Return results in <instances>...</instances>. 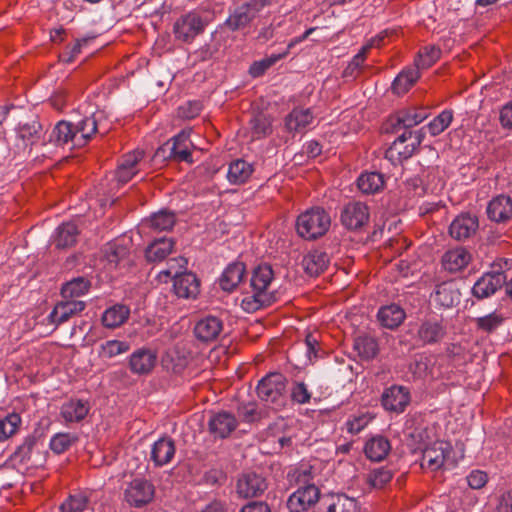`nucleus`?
I'll return each mask as SVG.
<instances>
[{
	"mask_svg": "<svg viewBox=\"0 0 512 512\" xmlns=\"http://www.w3.org/2000/svg\"><path fill=\"white\" fill-rule=\"evenodd\" d=\"M330 263V258L325 251L315 249L303 256L301 265L309 276H318L323 273Z\"/></svg>",
	"mask_w": 512,
	"mask_h": 512,
	"instance_id": "obj_25",
	"label": "nucleus"
},
{
	"mask_svg": "<svg viewBox=\"0 0 512 512\" xmlns=\"http://www.w3.org/2000/svg\"><path fill=\"white\" fill-rule=\"evenodd\" d=\"M42 449L43 444L40 443L39 438L36 435H28L17 448L14 456L23 464L37 467L45 460Z\"/></svg>",
	"mask_w": 512,
	"mask_h": 512,
	"instance_id": "obj_11",
	"label": "nucleus"
},
{
	"mask_svg": "<svg viewBox=\"0 0 512 512\" xmlns=\"http://www.w3.org/2000/svg\"><path fill=\"white\" fill-rule=\"evenodd\" d=\"M237 427L235 416L228 412H220L213 415L209 420V431L215 437L226 438Z\"/></svg>",
	"mask_w": 512,
	"mask_h": 512,
	"instance_id": "obj_26",
	"label": "nucleus"
},
{
	"mask_svg": "<svg viewBox=\"0 0 512 512\" xmlns=\"http://www.w3.org/2000/svg\"><path fill=\"white\" fill-rule=\"evenodd\" d=\"M451 453L452 447L449 443L436 441L423 451L421 466L431 471L449 469L455 465Z\"/></svg>",
	"mask_w": 512,
	"mask_h": 512,
	"instance_id": "obj_5",
	"label": "nucleus"
},
{
	"mask_svg": "<svg viewBox=\"0 0 512 512\" xmlns=\"http://www.w3.org/2000/svg\"><path fill=\"white\" fill-rule=\"evenodd\" d=\"M22 419L17 413H10L0 419V442L12 437L19 430Z\"/></svg>",
	"mask_w": 512,
	"mask_h": 512,
	"instance_id": "obj_50",
	"label": "nucleus"
},
{
	"mask_svg": "<svg viewBox=\"0 0 512 512\" xmlns=\"http://www.w3.org/2000/svg\"><path fill=\"white\" fill-rule=\"evenodd\" d=\"M274 281V271L269 264L258 265L252 273L251 292L247 293L242 301L241 307L248 313L272 304L276 297L275 292L271 289Z\"/></svg>",
	"mask_w": 512,
	"mask_h": 512,
	"instance_id": "obj_1",
	"label": "nucleus"
},
{
	"mask_svg": "<svg viewBox=\"0 0 512 512\" xmlns=\"http://www.w3.org/2000/svg\"><path fill=\"white\" fill-rule=\"evenodd\" d=\"M245 265L242 262H235L226 267L223 271L219 284L225 291L234 290L243 280Z\"/></svg>",
	"mask_w": 512,
	"mask_h": 512,
	"instance_id": "obj_34",
	"label": "nucleus"
},
{
	"mask_svg": "<svg viewBox=\"0 0 512 512\" xmlns=\"http://www.w3.org/2000/svg\"><path fill=\"white\" fill-rule=\"evenodd\" d=\"M77 436L72 433H57L50 440V448L57 454L67 451L76 441Z\"/></svg>",
	"mask_w": 512,
	"mask_h": 512,
	"instance_id": "obj_54",
	"label": "nucleus"
},
{
	"mask_svg": "<svg viewBox=\"0 0 512 512\" xmlns=\"http://www.w3.org/2000/svg\"><path fill=\"white\" fill-rule=\"evenodd\" d=\"M471 261V254L462 247L447 251L442 257L443 268L455 273L464 269Z\"/></svg>",
	"mask_w": 512,
	"mask_h": 512,
	"instance_id": "obj_29",
	"label": "nucleus"
},
{
	"mask_svg": "<svg viewBox=\"0 0 512 512\" xmlns=\"http://www.w3.org/2000/svg\"><path fill=\"white\" fill-rule=\"evenodd\" d=\"M381 402L386 410L401 413L410 402V393L403 386H392L384 391Z\"/></svg>",
	"mask_w": 512,
	"mask_h": 512,
	"instance_id": "obj_16",
	"label": "nucleus"
},
{
	"mask_svg": "<svg viewBox=\"0 0 512 512\" xmlns=\"http://www.w3.org/2000/svg\"><path fill=\"white\" fill-rule=\"evenodd\" d=\"M187 260L186 258L179 256L175 258L169 259L167 262V268L162 270L159 273V276L165 275L166 277H173V280L175 277L180 276L183 272L182 270H185L187 267Z\"/></svg>",
	"mask_w": 512,
	"mask_h": 512,
	"instance_id": "obj_61",
	"label": "nucleus"
},
{
	"mask_svg": "<svg viewBox=\"0 0 512 512\" xmlns=\"http://www.w3.org/2000/svg\"><path fill=\"white\" fill-rule=\"evenodd\" d=\"M174 242L170 238H160L151 243L146 249V259L149 262L164 260L171 252Z\"/></svg>",
	"mask_w": 512,
	"mask_h": 512,
	"instance_id": "obj_39",
	"label": "nucleus"
},
{
	"mask_svg": "<svg viewBox=\"0 0 512 512\" xmlns=\"http://www.w3.org/2000/svg\"><path fill=\"white\" fill-rule=\"evenodd\" d=\"M504 316L497 312H492L476 319V326L479 330L487 333L495 331L504 322Z\"/></svg>",
	"mask_w": 512,
	"mask_h": 512,
	"instance_id": "obj_55",
	"label": "nucleus"
},
{
	"mask_svg": "<svg viewBox=\"0 0 512 512\" xmlns=\"http://www.w3.org/2000/svg\"><path fill=\"white\" fill-rule=\"evenodd\" d=\"M359 190L364 194L379 192L384 186V176L378 172L362 173L357 180Z\"/></svg>",
	"mask_w": 512,
	"mask_h": 512,
	"instance_id": "obj_44",
	"label": "nucleus"
},
{
	"mask_svg": "<svg viewBox=\"0 0 512 512\" xmlns=\"http://www.w3.org/2000/svg\"><path fill=\"white\" fill-rule=\"evenodd\" d=\"M319 496L320 491L313 484L300 487L289 497L287 507L290 512L305 511L318 502Z\"/></svg>",
	"mask_w": 512,
	"mask_h": 512,
	"instance_id": "obj_13",
	"label": "nucleus"
},
{
	"mask_svg": "<svg viewBox=\"0 0 512 512\" xmlns=\"http://www.w3.org/2000/svg\"><path fill=\"white\" fill-rule=\"evenodd\" d=\"M446 335V326L441 319L431 317L420 322L416 341L422 345L435 344L440 342Z\"/></svg>",
	"mask_w": 512,
	"mask_h": 512,
	"instance_id": "obj_12",
	"label": "nucleus"
},
{
	"mask_svg": "<svg viewBox=\"0 0 512 512\" xmlns=\"http://www.w3.org/2000/svg\"><path fill=\"white\" fill-rule=\"evenodd\" d=\"M487 215L494 222H507L512 218V198L508 195H498L488 204Z\"/></svg>",
	"mask_w": 512,
	"mask_h": 512,
	"instance_id": "obj_24",
	"label": "nucleus"
},
{
	"mask_svg": "<svg viewBox=\"0 0 512 512\" xmlns=\"http://www.w3.org/2000/svg\"><path fill=\"white\" fill-rule=\"evenodd\" d=\"M249 123L253 140L265 138L272 132V119L263 112L254 114Z\"/></svg>",
	"mask_w": 512,
	"mask_h": 512,
	"instance_id": "obj_43",
	"label": "nucleus"
},
{
	"mask_svg": "<svg viewBox=\"0 0 512 512\" xmlns=\"http://www.w3.org/2000/svg\"><path fill=\"white\" fill-rule=\"evenodd\" d=\"M157 355L150 349L141 348L129 357V368L133 374L146 375L155 367Z\"/></svg>",
	"mask_w": 512,
	"mask_h": 512,
	"instance_id": "obj_21",
	"label": "nucleus"
},
{
	"mask_svg": "<svg viewBox=\"0 0 512 512\" xmlns=\"http://www.w3.org/2000/svg\"><path fill=\"white\" fill-rule=\"evenodd\" d=\"M173 289L179 298L195 299L200 292V283L195 274L183 272L175 277Z\"/></svg>",
	"mask_w": 512,
	"mask_h": 512,
	"instance_id": "obj_22",
	"label": "nucleus"
},
{
	"mask_svg": "<svg viewBox=\"0 0 512 512\" xmlns=\"http://www.w3.org/2000/svg\"><path fill=\"white\" fill-rule=\"evenodd\" d=\"M88 504V497L84 492L70 495L69 498L61 504L62 512H82Z\"/></svg>",
	"mask_w": 512,
	"mask_h": 512,
	"instance_id": "obj_56",
	"label": "nucleus"
},
{
	"mask_svg": "<svg viewBox=\"0 0 512 512\" xmlns=\"http://www.w3.org/2000/svg\"><path fill=\"white\" fill-rule=\"evenodd\" d=\"M144 159V151L134 150L125 154L116 171V178L120 183H127L139 171Z\"/></svg>",
	"mask_w": 512,
	"mask_h": 512,
	"instance_id": "obj_20",
	"label": "nucleus"
},
{
	"mask_svg": "<svg viewBox=\"0 0 512 512\" xmlns=\"http://www.w3.org/2000/svg\"><path fill=\"white\" fill-rule=\"evenodd\" d=\"M108 262L117 267L125 260L128 249L117 242L109 243L105 250Z\"/></svg>",
	"mask_w": 512,
	"mask_h": 512,
	"instance_id": "obj_59",
	"label": "nucleus"
},
{
	"mask_svg": "<svg viewBox=\"0 0 512 512\" xmlns=\"http://www.w3.org/2000/svg\"><path fill=\"white\" fill-rule=\"evenodd\" d=\"M479 228V221L476 215L462 213L450 224L449 233L452 238L462 241L474 236Z\"/></svg>",
	"mask_w": 512,
	"mask_h": 512,
	"instance_id": "obj_15",
	"label": "nucleus"
},
{
	"mask_svg": "<svg viewBox=\"0 0 512 512\" xmlns=\"http://www.w3.org/2000/svg\"><path fill=\"white\" fill-rule=\"evenodd\" d=\"M427 118V112L423 108H407L397 112L395 116L396 123L393 124L394 128H404L408 130L414 127Z\"/></svg>",
	"mask_w": 512,
	"mask_h": 512,
	"instance_id": "obj_31",
	"label": "nucleus"
},
{
	"mask_svg": "<svg viewBox=\"0 0 512 512\" xmlns=\"http://www.w3.org/2000/svg\"><path fill=\"white\" fill-rule=\"evenodd\" d=\"M238 415L244 422H254L260 419L261 413L258 411L255 403H246L238 407Z\"/></svg>",
	"mask_w": 512,
	"mask_h": 512,
	"instance_id": "obj_62",
	"label": "nucleus"
},
{
	"mask_svg": "<svg viewBox=\"0 0 512 512\" xmlns=\"http://www.w3.org/2000/svg\"><path fill=\"white\" fill-rule=\"evenodd\" d=\"M267 488L265 479L254 473L249 472L243 474L237 482V493L242 498L257 497Z\"/></svg>",
	"mask_w": 512,
	"mask_h": 512,
	"instance_id": "obj_17",
	"label": "nucleus"
},
{
	"mask_svg": "<svg viewBox=\"0 0 512 512\" xmlns=\"http://www.w3.org/2000/svg\"><path fill=\"white\" fill-rule=\"evenodd\" d=\"M99 132L96 114L85 117L74 124V146H85L91 138Z\"/></svg>",
	"mask_w": 512,
	"mask_h": 512,
	"instance_id": "obj_23",
	"label": "nucleus"
},
{
	"mask_svg": "<svg viewBox=\"0 0 512 512\" xmlns=\"http://www.w3.org/2000/svg\"><path fill=\"white\" fill-rule=\"evenodd\" d=\"M155 496L154 485L143 478L133 479L124 490V500L132 507L148 505Z\"/></svg>",
	"mask_w": 512,
	"mask_h": 512,
	"instance_id": "obj_8",
	"label": "nucleus"
},
{
	"mask_svg": "<svg viewBox=\"0 0 512 512\" xmlns=\"http://www.w3.org/2000/svg\"><path fill=\"white\" fill-rule=\"evenodd\" d=\"M151 227L155 231H168L173 228L176 222L175 214L168 210H160L157 213L151 215V217L146 220Z\"/></svg>",
	"mask_w": 512,
	"mask_h": 512,
	"instance_id": "obj_48",
	"label": "nucleus"
},
{
	"mask_svg": "<svg viewBox=\"0 0 512 512\" xmlns=\"http://www.w3.org/2000/svg\"><path fill=\"white\" fill-rule=\"evenodd\" d=\"M291 398L298 404H306L311 399V393L303 382H296L291 390Z\"/></svg>",
	"mask_w": 512,
	"mask_h": 512,
	"instance_id": "obj_63",
	"label": "nucleus"
},
{
	"mask_svg": "<svg viewBox=\"0 0 512 512\" xmlns=\"http://www.w3.org/2000/svg\"><path fill=\"white\" fill-rule=\"evenodd\" d=\"M453 120V112L444 110L426 125L427 131L432 136H437L446 130Z\"/></svg>",
	"mask_w": 512,
	"mask_h": 512,
	"instance_id": "obj_53",
	"label": "nucleus"
},
{
	"mask_svg": "<svg viewBox=\"0 0 512 512\" xmlns=\"http://www.w3.org/2000/svg\"><path fill=\"white\" fill-rule=\"evenodd\" d=\"M253 173V167L248 162L237 159L228 168L227 178L231 184L245 183Z\"/></svg>",
	"mask_w": 512,
	"mask_h": 512,
	"instance_id": "obj_42",
	"label": "nucleus"
},
{
	"mask_svg": "<svg viewBox=\"0 0 512 512\" xmlns=\"http://www.w3.org/2000/svg\"><path fill=\"white\" fill-rule=\"evenodd\" d=\"M190 131L182 130L157 151V156L192 163Z\"/></svg>",
	"mask_w": 512,
	"mask_h": 512,
	"instance_id": "obj_6",
	"label": "nucleus"
},
{
	"mask_svg": "<svg viewBox=\"0 0 512 512\" xmlns=\"http://www.w3.org/2000/svg\"><path fill=\"white\" fill-rule=\"evenodd\" d=\"M206 26L202 15L198 11H190L180 16L174 23L173 32L177 40L191 42L201 34Z\"/></svg>",
	"mask_w": 512,
	"mask_h": 512,
	"instance_id": "obj_7",
	"label": "nucleus"
},
{
	"mask_svg": "<svg viewBox=\"0 0 512 512\" xmlns=\"http://www.w3.org/2000/svg\"><path fill=\"white\" fill-rule=\"evenodd\" d=\"M419 78L420 71L415 67H407L393 81L392 90L397 95H403L410 90Z\"/></svg>",
	"mask_w": 512,
	"mask_h": 512,
	"instance_id": "obj_37",
	"label": "nucleus"
},
{
	"mask_svg": "<svg viewBox=\"0 0 512 512\" xmlns=\"http://www.w3.org/2000/svg\"><path fill=\"white\" fill-rule=\"evenodd\" d=\"M330 225L329 213L321 207H313L298 216L296 231L303 239L315 240L325 235Z\"/></svg>",
	"mask_w": 512,
	"mask_h": 512,
	"instance_id": "obj_2",
	"label": "nucleus"
},
{
	"mask_svg": "<svg viewBox=\"0 0 512 512\" xmlns=\"http://www.w3.org/2000/svg\"><path fill=\"white\" fill-rule=\"evenodd\" d=\"M341 223L349 230H358L369 222V207L360 201L347 203L340 215Z\"/></svg>",
	"mask_w": 512,
	"mask_h": 512,
	"instance_id": "obj_10",
	"label": "nucleus"
},
{
	"mask_svg": "<svg viewBox=\"0 0 512 512\" xmlns=\"http://www.w3.org/2000/svg\"><path fill=\"white\" fill-rule=\"evenodd\" d=\"M91 283L85 277H76L66 282L61 288L63 299H71L85 295L90 289Z\"/></svg>",
	"mask_w": 512,
	"mask_h": 512,
	"instance_id": "obj_45",
	"label": "nucleus"
},
{
	"mask_svg": "<svg viewBox=\"0 0 512 512\" xmlns=\"http://www.w3.org/2000/svg\"><path fill=\"white\" fill-rule=\"evenodd\" d=\"M505 280L502 272L486 273L474 284L473 295L478 299L489 297L502 287Z\"/></svg>",
	"mask_w": 512,
	"mask_h": 512,
	"instance_id": "obj_19",
	"label": "nucleus"
},
{
	"mask_svg": "<svg viewBox=\"0 0 512 512\" xmlns=\"http://www.w3.org/2000/svg\"><path fill=\"white\" fill-rule=\"evenodd\" d=\"M255 11L245 3L239 6L227 19L226 23L232 30H238L247 26L255 17Z\"/></svg>",
	"mask_w": 512,
	"mask_h": 512,
	"instance_id": "obj_41",
	"label": "nucleus"
},
{
	"mask_svg": "<svg viewBox=\"0 0 512 512\" xmlns=\"http://www.w3.org/2000/svg\"><path fill=\"white\" fill-rule=\"evenodd\" d=\"M405 317V311L396 304L380 308L377 314L380 324L388 329L397 328L404 321Z\"/></svg>",
	"mask_w": 512,
	"mask_h": 512,
	"instance_id": "obj_33",
	"label": "nucleus"
},
{
	"mask_svg": "<svg viewBox=\"0 0 512 512\" xmlns=\"http://www.w3.org/2000/svg\"><path fill=\"white\" fill-rule=\"evenodd\" d=\"M86 308L84 301L64 299L56 304L49 315L50 322L56 326L67 322L71 317L78 315Z\"/></svg>",
	"mask_w": 512,
	"mask_h": 512,
	"instance_id": "obj_18",
	"label": "nucleus"
},
{
	"mask_svg": "<svg viewBox=\"0 0 512 512\" xmlns=\"http://www.w3.org/2000/svg\"><path fill=\"white\" fill-rule=\"evenodd\" d=\"M193 332L198 341L212 343L223 334L224 322L219 316L205 315L196 321Z\"/></svg>",
	"mask_w": 512,
	"mask_h": 512,
	"instance_id": "obj_9",
	"label": "nucleus"
},
{
	"mask_svg": "<svg viewBox=\"0 0 512 512\" xmlns=\"http://www.w3.org/2000/svg\"><path fill=\"white\" fill-rule=\"evenodd\" d=\"M49 140L56 145L70 143L71 147L76 148L77 146H74V124L67 121L58 122L53 128Z\"/></svg>",
	"mask_w": 512,
	"mask_h": 512,
	"instance_id": "obj_40",
	"label": "nucleus"
},
{
	"mask_svg": "<svg viewBox=\"0 0 512 512\" xmlns=\"http://www.w3.org/2000/svg\"><path fill=\"white\" fill-rule=\"evenodd\" d=\"M421 143L420 131L405 130L386 150L385 157L393 164L410 158Z\"/></svg>",
	"mask_w": 512,
	"mask_h": 512,
	"instance_id": "obj_4",
	"label": "nucleus"
},
{
	"mask_svg": "<svg viewBox=\"0 0 512 512\" xmlns=\"http://www.w3.org/2000/svg\"><path fill=\"white\" fill-rule=\"evenodd\" d=\"M89 410L87 401L70 399L62 405L60 415L67 423L80 422L87 416Z\"/></svg>",
	"mask_w": 512,
	"mask_h": 512,
	"instance_id": "obj_30",
	"label": "nucleus"
},
{
	"mask_svg": "<svg viewBox=\"0 0 512 512\" xmlns=\"http://www.w3.org/2000/svg\"><path fill=\"white\" fill-rule=\"evenodd\" d=\"M314 31V28L306 30L300 37L292 39L287 46V49L278 54H272L260 61H255L249 68V73L252 77L262 76L270 67L276 64L279 60L285 58L289 51L298 43L304 41Z\"/></svg>",
	"mask_w": 512,
	"mask_h": 512,
	"instance_id": "obj_14",
	"label": "nucleus"
},
{
	"mask_svg": "<svg viewBox=\"0 0 512 512\" xmlns=\"http://www.w3.org/2000/svg\"><path fill=\"white\" fill-rule=\"evenodd\" d=\"M354 349L360 357L364 359H371L378 353V344L371 336H358L354 341Z\"/></svg>",
	"mask_w": 512,
	"mask_h": 512,
	"instance_id": "obj_49",
	"label": "nucleus"
},
{
	"mask_svg": "<svg viewBox=\"0 0 512 512\" xmlns=\"http://www.w3.org/2000/svg\"><path fill=\"white\" fill-rule=\"evenodd\" d=\"M41 125L38 122L24 124L18 130L19 137L24 141L25 145H33L41 137Z\"/></svg>",
	"mask_w": 512,
	"mask_h": 512,
	"instance_id": "obj_58",
	"label": "nucleus"
},
{
	"mask_svg": "<svg viewBox=\"0 0 512 512\" xmlns=\"http://www.w3.org/2000/svg\"><path fill=\"white\" fill-rule=\"evenodd\" d=\"M499 123L502 129L512 131V101L504 104L499 111Z\"/></svg>",
	"mask_w": 512,
	"mask_h": 512,
	"instance_id": "obj_64",
	"label": "nucleus"
},
{
	"mask_svg": "<svg viewBox=\"0 0 512 512\" xmlns=\"http://www.w3.org/2000/svg\"><path fill=\"white\" fill-rule=\"evenodd\" d=\"M175 454V445L172 439L163 437L157 440L151 450V459L156 466L168 464Z\"/></svg>",
	"mask_w": 512,
	"mask_h": 512,
	"instance_id": "obj_32",
	"label": "nucleus"
},
{
	"mask_svg": "<svg viewBox=\"0 0 512 512\" xmlns=\"http://www.w3.org/2000/svg\"><path fill=\"white\" fill-rule=\"evenodd\" d=\"M287 379L281 373H270L257 386L259 398L267 403L282 405L285 400Z\"/></svg>",
	"mask_w": 512,
	"mask_h": 512,
	"instance_id": "obj_3",
	"label": "nucleus"
},
{
	"mask_svg": "<svg viewBox=\"0 0 512 512\" xmlns=\"http://www.w3.org/2000/svg\"><path fill=\"white\" fill-rule=\"evenodd\" d=\"M373 420V416L368 413L353 415L345 423L348 433L355 435L360 433Z\"/></svg>",
	"mask_w": 512,
	"mask_h": 512,
	"instance_id": "obj_57",
	"label": "nucleus"
},
{
	"mask_svg": "<svg viewBox=\"0 0 512 512\" xmlns=\"http://www.w3.org/2000/svg\"><path fill=\"white\" fill-rule=\"evenodd\" d=\"M130 350V344L127 341L107 340L98 347V356L101 359L109 360L118 355L124 354Z\"/></svg>",
	"mask_w": 512,
	"mask_h": 512,
	"instance_id": "obj_46",
	"label": "nucleus"
},
{
	"mask_svg": "<svg viewBox=\"0 0 512 512\" xmlns=\"http://www.w3.org/2000/svg\"><path fill=\"white\" fill-rule=\"evenodd\" d=\"M314 114L310 108H295L285 118V126L289 132L301 133L312 124Z\"/></svg>",
	"mask_w": 512,
	"mask_h": 512,
	"instance_id": "obj_27",
	"label": "nucleus"
},
{
	"mask_svg": "<svg viewBox=\"0 0 512 512\" xmlns=\"http://www.w3.org/2000/svg\"><path fill=\"white\" fill-rule=\"evenodd\" d=\"M79 234L78 227L73 222L60 225L56 230L54 243L56 248L64 249L73 246Z\"/></svg>",
	"mask_w": 512,
	"mask_h": 512,
	"instance_id": "obj_38",
	"label": "nucleus"
},
{
	"mask_svg": "<svg viewBox=\"0 0 512 512\" xmlns=\"http://www.w3.org/2000/svg\"><path fill=\"white\" fill-rule=\"evenodd\" d=\"M130 315V309L121 304L107 308L102 315V323L107 328H117L124 324Z\"/></svg>",
	"mask_w": 512,
	"mask_h": 512,
	"instance_id": "obj_36",
	"label": "nucleus"
},
{
	"mask_svg": "<svg viewBox=\"0 0 512 512\" xmlns=\"http://www.w3.org/2000/svg\"><path fill=\"white\" fill-rule=\"evenodd\" d=\"M391 450L390 442L383 436H375L369 439L364 447L367 458L372 461H382Z\"/></svg>",
	"mask_w": 512,
	"mask_h": 512,
	"instance_id": "obj_35",
	"label": "nucleus"
},
{
	"mask_svg": "<svg viewBox=\"0 0 512 512\" xmlns=\"http://www.w3.org/2000/svg\"><path fill=\"white\" fill-rule=\"evenodd\" d=\"M441 56L440 48L436 46H425L419 50L415 60V68L420 71L430 68Z\"/></svg>",
	"mask_w": 512,
	"mask_h": 512,
	"instance_id": "obj_47",
	"label": "nucleus"
},
{
	"mask_svg": "<svg viewBox=\"0 0 512 512\" xmlns=\"http://www.w3.org/2000/svg\"><path fill=\"white\" fill-rule=\"evenodd\" d=\"M435 302L444 308H451L459 304L461 293L453 281L443 282L436 286Z\"/></svg>",
	"mask_w": 512,
	"mask_h": 512,
	"instance_id": "obj_28",
	"label": "nucleus"
},
{
	"mask_svg": "<svg viewBox=\"0 0 512 512\" xmlns=\"http://www.w3.org/2000/svg\"><path fill=\"white\" fill-rule=\"evenodd\" d=\"M327 512H358V505L354 498L339 494L332 497Z\"/></svg>",
	"mask_w": 512,
	"mask_h": 512,
	"instance_id": "obj_52",
	"label": "nucleus"
},
{
	"mask_svg": "<svg viewBox=\"0 0 512 512\" xmlns=\"http://www.w3.org/2000/svg\"><path fill=\"white\" fill-rule=\"evenodd\" d=\"M392 476L391 470L381 467L372 470L367 476V481L374 488H382L391 481Z\"/></svg>",
	"mask_w": 512,
	"mask_h": 512,
	"instance_id": "obj_60",
	"label": "nucleus"
},
{
	"mask_svg": "<svg viewBox=\"0 0 512 512\" xmlns=\"http://www.w3.org/2000/svg\"><path fill=\"white\" fill-rule=\"evenodd\" d=\"M375 45H377L376 40L372 39L368 44L361 48V50L353 57L351 62L345 68L343 73L345 77H357L360 68L366 60L368 51Z\"/></svg>",
	"mask_w": 512,
	"mask_h": 512,
	"instance_id": "obj_51",
	"label": "nucleus"
}]
</instances>
